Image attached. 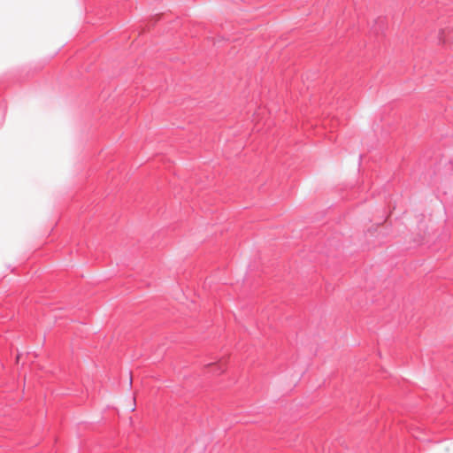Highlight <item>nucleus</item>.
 Instances as JSON below:
<instances>
[{
  "label": "nucleus",
  "mask_w": 453,
  "mask_h": 453,
  "mask_svg": "<svg viewBox=\"0 0 453 453\" xmlns=\"http://www.w3.org/2000/svg\"><path fill=\"white\" fill-rule=\"evenodd\" d=\"M134 404H133V407L131 408V411H134L135 410V397H134Z\"/></svg>",
  "instance_id": "1"
},
{
  "label": "nucleus",
  "mask_w": 453,
  "mask_h": 453,
  "mask_svg": "<svg viewBox=\"0 0 453 453\" xmlns=\"http://www.w3.org/2000/svg\"><path fill=\"white\" fill-rule=\"evenodd\" d=\"M128 382H129V385L132 386V383H133V376H132V374L130 375V380H128Z\"/></svg>",
  "instance_id": "2"
}]
</instances>
